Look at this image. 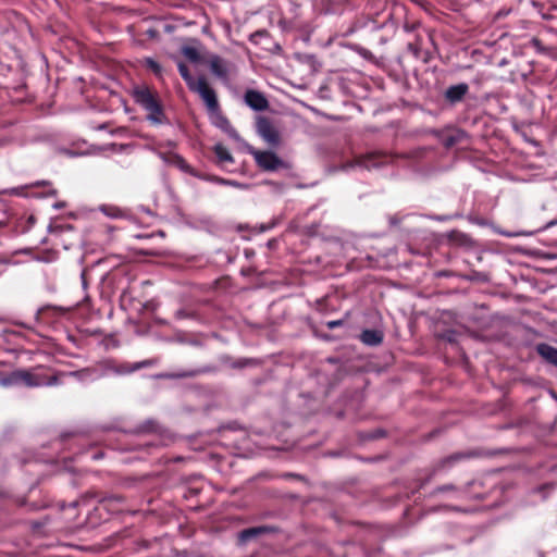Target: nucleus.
I'll return each mask as SVG.
<instances>
[{"mask_svg": "<svg viewBox=\"0 0 557 557\" xmlns=\"http://www.w3.org/2000/svg\"><path fill=\"white\" fill-rule=\"evenodd\" d=\"M135 101L147 112V120L154 125H161L166 122L163 108L158 99L147 87H140L134 90Z\"/></svg>", "mask_w": 557, "mask_h": 557, "instance_id": "1", "label": "nucleus"}, {"mask_svg": "<svg viewBox=\"0 0 557 557\" xmlns=\"http://www.w3.org/2000/svg\"><path fill=\"white\" fill-rule=\"evenodd\" d=\"M135 101L147 112V120L154 125H161L166 122L163 108L158 99L147 87H140L134 90Z\"/></svg>", "mask_w": 557, "mask_h": 557, "instance_id": "2", "label": "nucleus"}, {"mask_svg": "<svg viewBox=\"0 0 557 557\" xmlns=\"http://www.w3.org/2000/svg\"><path fill=\"white\" fill-rule=\"evenodd\" d=\"M64 373H53L51 375L41 371H28L20 369V385L27 387L54 386L62 383Z\"/></svg>", "mask_w": 557, "mask_h": 557, "instance_id": "3", "label": "nucleus"}, {"mask_svg": "<svg viewBox=\"0 0 557 557\" xmlns=\"http://www.w3.org/2000/svg\"><path fill=\"white\" fill-rule=\"evenodd\" d=\"M247 151L250 153L258 166L264 171H276L285 168V162L273 151H260L251 146H247Z\"/></svg>", "mask_w": 557, "mask_h": 557, "instance_id": "4", "label": "nucleus"}, {"mask_svg": "<svg viewBox=\"0 0 557 557\" xmlns=\"http://www.w3.org/2000/svg\"><path fill=\"white\" fill-rule=\"evenodd\" d=\"M190 90L200 96L209 114L219 111L220 104L214 89L209 86L207 79L203 76L197 79V84Z\"/></svg>", "mask_w": 557, "mask_h": 557, "instance_id": "5", "label": "nucleus"}, {"mask_svg": "<svg viewBox=\"0 0 557 557\" xmlns=\"http://www.w3.org/2000/svg\"><path fill=\"white\" fill-rule=\"evenodd\" d=\"M256 129L258 135L270 146L276 147L280 145V132L275 124L269 117L261 115L257 116Z\"/></svg>", "mask_w": 557, "mask_h": 557, "instance_id": "6", "label": "nucleus"}, {"mask_svg": "<svg viewBox=\"0 0 557 557\" xmlns=\"http://www.w3.org/2000/svg\"><path fill=\"white\" fill-rule=\"evenodd\" d=\"M211 73L222 82H228L230 75L235 72V65L218 54H212L208 61Z\"/></svg>", "mask_w": 557, "mask_h": 557, "instance_id": "7", "label": "nucleus"}, {"mask_svg": "<svg viewBox=\"0 0 557 557\" xmlns=\"http://www.w3.org/2000/svg\"><path fill=\"white\" fill-rule=\"evenodd\" d=\"M392 158L383 153H368L357 159L356 165L366 170L379 169L389 164Z\"/></svg>", "mask_w": 557, "mask_h": 557, "instance_id": "8", "label": "nucleus"}, {"mask_svg": "<svg viewBox=\"0 0 557 557\" xmlns=\"http://www.w3.org/2000/svg\"><path fill=\"white\" fill-rule=\"evenodd\" d=\"M244 102L251 110L261 112L269 108V101L264 94L256 89H247L244 94Z\"/></svg>", "mask_w": 557, "mask_h": 557, "instance_id": "9", "label": "nucleus"}, {"mask_svg": "<svg viewBox=\"0 0 557 557\" xmlns=\"http://www.w3.org/2000/svg\"><path fill=\"white\" fill-rule=\"evenodd\" d=\"M210 116L212 119V123L222 129L225 134H227L232 139L236 141H240L242 138L238 134V132L232 126L228 119L222 114L221 109L216 112L210 113Z\"/></svg>", "mask_w": 557, "mask_h": 557, "instance_id": "10", "label": "nucleus"}, {"mask_svg": "<svg viewBox=\"0 0 557 557\" xmlns=\"http://www.w3.org/2000/svg\"><path fill=\"white\" fill-rule=\"evenodd\" d=\"M159 156L165 163L174 165L178 168L181 171L188 173L193 176L205 178L203 176L198 175L182 156L173 152H161Z\"/></svg>", "mask_w": 557, "mask_h": 557, "instance_id": "11", "label": "nucleus"}, {"mask_svg": "<svg viewBox=\"0 0 557 557\" xmlns=\"http://www.w3.org/2000/svg\"><path fill=\"white\" fill-rule=\"evenodd\" d=\"M469 91V86L466 83H460L457 85L449 86L445 91V99L451 103L455 104L457 102H460L465 96Z\"/></svg>", "mask_w": 557, "mask_h": 557, "instance_id": "12", "label": "nucleus"}, {"mask_svg": "<svg viewBox=\"0 0 557 557\" xmlns=\"http://www.w3.org/2000/svg\"><path fill=\"white\" fill-rule=\"evenodd\" d=\"M384 334L379 330H363L360 334V341L367 346H377L383 342Z\"/></svg>", "mask_w": 557, "mask_h": 557, "instance_id": "13", "label": "nucleus"}, {"mask_svg": "<svg viewBox=\"0 0 557 557\" xmlns=\"http://www.w3.org/2000/svg\"><path fill=\"white\" fill-rule=\"evenodd\" d=\"M536 351L548 363L557 367V348L548 344H539Z\"/></svg>", "mask_w": 557, "mask_h": 557, "instance_id": "14", "label": "nucleus"}, {"mask_svg": "<svg viewBox=\"0 0 557 557\" xmlns=\"http://www.w3.org/2000/svg\"><path fill=\"white\" fill-rule=\"evenodd\" d=\"M473 454H470V453H456V454H453L446 458H444L437 466V470L440 469H444V468H448V467H451L454 463L460 461V460H463V459H467V458H470L472 457Z\"/></svg>", "mask_w": 557, "mask_h": 557, "instance_id": "15", "label": "nucleus"}, {"mask_svg": "<svg viewBox=\"0 0 557 557\" xmlns=\"http://www.w3.org/2000/svg\"><path fill=\"white\" fill-rule=\"evenodd\" d=\"M65 375L62 377V380L65 376H73L76 377L79 381H88L94 380L96 377L97 371L90 368H85L77 371H71V372H63Z\"/></svg>", "mask_w": 557, "mask_h": 557, "instance_id": "16", "label": "nucleus"}, {"mask_svg": "<svg viewBox=\"0 0 557 557\" xmlns=\"http://www.w3.org/2000/svg\"><path fill=\"white\" fill-rule=\"evenodd\" d=\"M265 531H267V529L263 527L245 529L238 535L239 542L246 543L249 540L256 537L257 535L264 533Z\"/></svg>", "mask_w": 557, "mask_h": 557, "instance_id": "17", "label": "nucleus"}, {"mask_svg": "<svg viewBox=\"0 0 557 557\" xmlns=\"http://www.w3.org/2000/svg\"><path fill=\"white\" fill-rule=\"evenodd\" d=\"M213 151H214L219 162H221V163H224V162L233 163L234 162V159H233L231 152L223 145L216 144L213 148Z\"/></svg>", "mask_w": 557, "mask_h": 557, "instance_id": "18", "label": "nucleus"}, {"mask_svg": "<svg viewBox=\"0 0 557 557\" xmlns=\"http://www.w3.org/2000/svg\"><path fill=\"white\" fill-rule=\"evenodd\" d=\"M177 67L182 78L185 81L189 90L194 88V86L197 84V79H195L193 75L189 73L187 65L183 62H178Z\"/></svg>", "mask_w": 557, "mask_h": 557, "instance_id": "19", "label": "nucleus"}, {"mask_svg": "<svg viewBox=\"0 0 557 557\" xmlns=\"http://www.w3.org/2000/svg\"><path fill=\"white\" fill-rule=\"evenodd\" d=\"M20 385V370L12 371L5 376L0 377V386L10 387Z\"/></svg>", "mask_w": 557, "mask_h": 557, "instance_id": "20", "label": "nucleus"}, {"mask_svg": "<svg viewBox=\"0 0 557 557\" xmlns=\"http://www.w3.org/2000/svg\"><path fill=\"white\" fill-rule=\"evenodd\" d=\"M182 54L190 62L197 63L200 61V54L197 48L191 46H184L182 48Z\"/></svg>", "mask_w": 557, "mask_h": 557, "instance_id": "21", "label": "nucleus"}, {"mask_svg": "<svg viewBox=\"0 0 557 557\" xmlns=\"http://www.w3.org/2000/svg\"><path fill=\"white\" fill-rule=\"evenodd\" d=\"M146 64L148 65L149 69H151L156 74H160L161 73V66L158 62H156L154 60L152 59H147L146 60Z\"/></svg>", "mask_w": 557, "mask_h": 557, "instance_id": "22", "label": "nucleus"}, {"mask_svg": "<svg viewBox=\"0 0 557 557\" xmlns=\"http://www.w3.org/2000/svg\"><path fill=\"white\" fill-rule=\"evenodd\" d=\"M458 138L456 136H447L444 138L443 143H444V146L449 148L451 146H454L456 143H457Z\"/></svg>", "mask_w": 557, "mask_h": 557, "instance_id": "23", "label": "nucleus"}, {"mask_svg": "<svg viewBox=\"0 0 557 557\" xmlns=\"http://www.w3.org/2000/svg\"><path fill=\"white\" fill-rule=\"evenodd\" d=\"M449 491H456L455 485H453V484H445V485L438 486L434 491V493H444V492H449Z\"/></svg>", "mask_w": 557, "mask_h": 557, "instance_id": "24", "label": "nucleus"}, {"mask_svg": "<svg viewBox=\"0 0 557 557\" xmlns=\"http://www.w3.org/2000/svg\"><path fill=\"white\" fill-rule=\"evenodd\" d=\"M343 320H332L326 323L329 330H334L341 325H343Z\"/></svg>", "mask_w": 557, "mask_h": 557, "instance_id": "25", "label": "nucleus"}, {"mask_svg": "<svg viewBox=\"0 0 557 557\" xmlns=\"http://www.w3.org/2000/svg\"><path fill=\"white\" fill-rule=\"evenodd\" d=\"M154 430V422L153 421H147L145 425L141 428V431L144 432H150Z\"/></svg>", "mask_w": 557, "mask_h": 557, "instance_id": "26", "label": "nucleus"}, {"mask_svg": "<svg viewBox=\"0 0 557 557\" xmlns=\"http://www.w3.org/2000/svg\"><path fill=\"white\" fill-rule=\"evenodd\" d=\"M116 211H117V209H116V208L103 209V212H104L107 215H110V216H117Z\"/></svg>", "mask_w": 557, "mask_h": 557, "instance_id": "27", "label": "nucleus"}, {"mask_svg": "<svg viewBox=\"0 0 557 557\" xmlns=\"http://www.w3.org/2000/svg\"><path fill=\"white\" fill-rule=\"evenodd\" d=\"M209 180L211 182H214V183H218V184H221V185H226V180L222 178V177L213 176V177H210Z\"/></svg>", "mask_w": 557, "mask_h": 557, "instance_id": "28", "label": "nucleus"}, {"mask_svg": "<svg viewBox=\"0 0 557 557\" xmlns=\"http://www.w3.org/2000/svg\"><path fill=\"white\" fill-rule=\"evenodd\" d=\"M151 364V361H143V362H138L134 368L133 370H137V369H140L143 367H147V366H150Z\"/></svg>", "mask_w": 557, "mask_h": 557, "instance_id": "29", "label": "nucleus"}, {"mask_svg": "<svg viewBox=\"0 0 557 557\" xmlns=\"http://www.w3.org/2000/svg\"><path fill=\"white\" fill-rule=\"evenodd\" d=\"M226 185L227 186H233V187H242V184H239L236 181H231V180H226Z\"/></svg>", "mask_w": 557, "mask_h": 557, "instance_id": "30", "label": "nucleus"}, {"mask_svg": "<svg viewBox=\"0 0 557 557\" xmlns=\"http://www.w3.org/2000/svg\"><path fill=\"white\" fill-rule=\"evenodd\" d=\"M109 500L122 502V497H120V496H114V497H110V498H108V499H104V502H109Z\"/></svg>", "mask_w": 557, "mask_h": 557, "instance_id": "31", "label": "nucleus"}, {"mask_svg": "<svg viewBox=\"0 0 557 557\" xmlns=\"http://www.w3.org/2000/svg\"><path fill=\"white\" fill-rule=\"evenodd\" d=\"M262 34H263V32H260V30H259V32H256V33H253V34H251V36H250V40H253V38H255L256 36H259V35H262Z\"/></svg>", "mask_w": 557, "mask_h": 557, "instance_id": "32", "label": "nucleus"}, {"mask_svg": "<svg viewBox=\"0 0 557 557\" xmlns=\"http://www.w3.org/2000/svg\"><path fill=\"white\" fill-rule=\"evenodd\" d=\"M448 219H449L448 216H436V220H438V221H446Z\"/></svg>", "mask_w": 557, "mask_h": 557, "instance_id": "33", "label": "nucleus"}, {"mask_svg": "<svg viewBox=\"0 0 557 557\" xmlns=\"http://www.w3.org/2000/svg\"><path fill=\"white\" fill-rule=\"evenodd\" d=\"M82 282H83V286L86 287V280H85V273L84 272L82 273Z\"/></svg>", "mask_w": 557, "mask_h": 557, "instance_id": "34", "label": "nucleus"}, {"mask_svg": "<svg viewBox=\"0 0 557 557\" xmlns=\"http://www.w3.org/2000/svg\"><path fill=\"white\" fill-rule=\"evenodd\" d=\"M194 374H195L194 372L193 373H188V375H194ZM178 376L183 377V376H187V374H180Z\"/></svg>", "mask_w": 557, "mask_h": 557, "instance_id": "35", "label": "nucleus"}, {"mask_svg": "<svg viewBox=\"0 0 557 557\" xmlns=\"http://www.w3.org/2000/svg\"><path fill=\"white\" fill-rule=\"evenodd\" d=\"M505 235H506L507 237H511V236H513V235H512V234H510V233H506Z\"/></svg>", "mask_w": 557, "mask_h": 557, "instance_id": "36", "label": "nucleus"}, {"mask_svg": "<svg viewBox=\"0 0 557 557\" xmlns=\"http://www.w3.org/2000/svg\"><path fill=\"white\" fill-rule=\"evenodd\" d=\"M4 226V223L3 222H0V227Z\"/></svg>", "mask_w": 557, "mask_h": 557, "instance_id": "37", "label": "nucleus"}]
</instances>
